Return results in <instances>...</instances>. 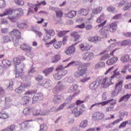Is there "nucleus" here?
I'll list each match as a JSON object with an SVG mask.
<instances>
[{
	"label": "nucleus",
	"mask_w": 131,
	"mask_h": 131,
	"mask_svg": "<svg viewBox=\"0 0 131 131\" xmlns=\"http://www.w3.org/2000/svg\"><path fill=\"white\" fill-rule=\"evenodd\" d=\"M14 2L18 6H24V1L23 0H14Z\"/></svg>",
	"instance_id": "obj_55"
},
{
	"label": "nucleus",
	"mask_w": 131,
	"mask_h": 131,
	"mask_svg": "<svg viewBox=\"0 0 131 131\" xmlns=\"http://www.w3.org/2000/svg\"><path fill=\"white\" fill-rule=\"evenodd\" d=\"M46 6L47 2L46 1H43L42 2H39V1H37V4L34 5V9L36 13H37V10L40 8V6Z\"/></svg>",
	"instance_id": "obj_18"
},
{
	"label": "nucleus",
	"mask_w": 131,
	"mask_h": 131,
	"mask_svg": "<svg viewBox=\"0 0 131 131\" xmlns=\"http://www.w3.org/2000/svg\"><path fill=\"white\" fill-rule=\"evenodd\" d=\"M35 79L38 82H40L42 81V80H43V76H42L40 75H37L35 77Z\"/></svg>",
	"instance_id": "obj_51"
},
{
	"label": "nucleus",
	"mask_w": 131,
	"mask_h": 131,
	"mask_svg": "<svg viewBox=\"0 0 131 131\" xmlns=\"http://www.w3.org/2000/svg\"><path fill=\"white\" fill-rule=\"evenodd\" d=\"M43 99V95L41 93H36L33 97V103H35L37 102L38 100H42Z\"/></svg>",
	"instance_id": "obj_20"
},
{
	"label": "nucleus",
	"mask_w": 131,
	"mask_h": 131,
	"mask_svg": "<svg viewBox=\"0 0 131 131\" xmlns=\"http://www.w3.org/2000/svg\"><path fill=\"white\" fill-rule=\"evenodd\" d=\"M9 118H10V115L7 112H2V120H6Z\"/></svg>",
	"instance_id": "obj_44"
},
{
	"label": "nucleus",
	"mask_w": 131,
	"mask_h": 131,
	"mask_svg": "<svg viewBox=\"0 0 131 131\" xmlns=\"http://www.w3.org/2000/svg\"><path fill=\"white\" fill-rule=\"evenodd\" d=\"M33 121L32 120H28L21 122L19 125L21 129H27L29 127V122Z\"/></svg>",
	"instance_id": "obj_15"
},
{
	"label": "nucleus",
	"mask_w": 131,
	"mask_h": 131,
	"mask_svg": "<svg viewBox=\"0 0 131 131\" xmlns=\"http://www.w3.org/2000/svg\"><path fill=\"white\" fill-rule=\"evenodd\" d=\"M34 94V92L33 91L28 90L26 91L24 94V96L21 97V99L23 105H27L30 103Z\"/></svg>",
	"instance_id": "obj_4"
},
{
	"label": "nucleus",
	"mask_w": 131,
	"mask_h": 131,
	"mask_svg": "<svg viewBox=\"0 0 131 131\" xmlns=\"http://www.w3.org/2000/svg\"><path fill=\"white\" fill-rule=\"evenodd\" d=\"M122 84H123V81H119V82L116 83L115 86L114 91H113L111 93V96L113 97H115L120 93V91L122 90Z\"/></svg>",
	"instance_id": "obj_6"
},
{
	"label": "nucleus",
	"mask_w": 131,
	"mask_h": 131,
	"mask_svg": "<svg viewBox=\"0 0 131 131\" xmlns=\"http://www.w3.org/2000/svg\"><path fill=\"white\" fill-rule=\"evenodd\" d=\"M48 129V126L45 124H41L40 125V131H45Z\"/></svg>",
	"instance_id": "obj_56"
},
{
	"label": "nucleus",
	"mask_w": 131,
	"mask_h": 131,
	"mask_svg": "<svg viewBox=\"0 0 131 131\" xmlns=\"http://www.w3.org/2000/svg\"><path fill=\"white\" fill-rule=\"evenodd\" d=\"M107 104H109L108 100L103 101L102 102L96 103L94 104H92L90 109V110H93V108H94L95 106H98V105H102V106H105V105H107Z\"/></svg>",
	"instance_id": "obj_27"
},
{
	"label": "nucleus",
	"mask_w": 131,
	"mask_h": 131,
	"mask_svg": "<svg viewBox=\"0 0 131 131\" xmlns=\"http://www.w3.org/2000/svg\"><path fill=\"white\" fill-rule=\"evenodd\" d=\"M122 17V14L121 13H119L114 16L113 17V19H114V20H117L118 19H121Z\"/></svg>",
	"instance_id": "obj_58"
},
{
	"label": "nucleus",
	"mask_w": 131,
	"mask_h": 131,
	"mask_svg": "<svg viewBox=\"0 0 131 131\" xmlns=\"http://www.w3.org/2000/svg\"><path fill=\"white\" fill-rule=\"evenodd\" d=\"M78 89V85L76 84H74L73 85H72L70 90L71 91V92H76V93H74V95L72 96H70V99H72L73 97H75V96H77L80 93V91L77 90Z\"/></svg>",
	"instance_id": "obj_12"
},
{
	"label": "nucleus",
	"mask_w": 131,
	"mask_h": 131,
	"mask_svg": "<svg viewBox=\"0 0 131 131\" xmlns=\"http://www.w3.org/2000/svg\"><path fill=\"white\" fill-rule=\"evenodd\" d=\"M17 27L19 28V29H24V28H26L27 27V24L26 23H17Z\"/></svg>",
	"instance_id": "obj_39"
},
{
	"label": "nucleus",
	"mask_w": 131,
	"mask_h": 131,
	"mask_svg": "<svg viewBox=\"0 0 131 131\" xmlns=\"http://www.w3.org/2000/svg\"><path fill=\"white\" fill-rule=\"evenodd\" d=\"M56 39H54L50 42L46 43V45H47V46H49L50 45H52V43H54L53 46L54 48H55L56 49H60V48H61V47L62 46L63 42L62 41L56 42Z\"/></svg>",
	"instance_id": "obj_14"
},
{
	"label": "nucleus",
	"mask_w": 131,
	"mask_h": 131,
	"mask_svg": "<svg viewBox=\"0 0 131 131\" xmlns=\"http://www.w3.org/2000/svg\"><path fill=\"white\" fill-rule=\"evenodd\" d=\"M9 23V21L5 18H3L1 20V24L6 25Z\"/></svg>",
	"instance_id": "obj_62"
},
{
	"label": "nucleus",
	"mask_w": 131,
	"mask_h": 131,
	"mask_svg": "<svg viewBox=\"0 0 131 131\" xmlns=\"http://www.w3.org/2000/svg\"><path fill=\"white\" fill-rule=\"evenodd\" d=\"M83 59L86 61H90L94 58V53L93 52H87L83 54Z\"/></svg>",
	"instance_id": "obj_16"
},
{
	"label": "nucleus",
	"mask_w": 131,
	"mask_h": 131,
	"mask_svg": "<svg viewBox=\"0 0 131 131\" xmlns=\"http://www.w3.org/2000/svg\"><path fill=\"white\" fill-rule=\"evenodd\" d=\"M102 67H105V63L103 61L99 62L95 66V69H99Z\"/></svg>",
	"instance_id": "obj_40"
},
{
	"label": "nucleus",
	"mask_w": 131,
	"mask_h": 131,
	"mask_svg": "<svg viewBox=\"0 0 131 131\" xmlns=\"http://www.w3.org/2000/svg\"><path fill=\"white\" fill-rule=\"evenodd\" d=\"M54 78L56 79V80H60L61 78H62V75H59V73H55L53 75Z\"/></svg>",
	"instance_id": "obj_52"
},
{
	"label": "nucleus",
	"mask_w": 131,
	"mask_h": 131,
	"mask_svg": "<svg viewBox=\"0 0 131 131\" xmlns=\"http://www.w3.org/2000/svg\"><path fill=\"white\" fill-rule=\"evenodd\" d=\"M117 61H118V57H112L111 59L106 61V64L110 66L113 65V64H115Z\"/></svg>",
	"instance_id": "obj_24"
},
{
	"label": "nucleus",
	"mask_w": 131,
	"mask_h": 131,
	"mask_svg": "<svg viewBox=\"0 0 131 131\" xmlns=\"http://www.w3.org/2000/svg\"><path fill=\"white\" fill-rule=\"evenodd\" d=\"M32 112L33 116H38V115H40V110H32Z\"/></svg>",
	"instance_id": "obj_48"
},
{
	"label": "nucleus",
	"mask_w": 131,
	"mask_h": 131,
	"mask_svg": "<svg viewBox=\"0 0 131 131\" xmlns=\"http://www.w3.org/2000/svg\"><path fill=\"white\" fill-rule=\"evenodd\" d=\"M78 14L81 16H86L89 14V10L86 9H81L78 11Z\"/></svg>",
	"instance_id": "obj_28"
},
{
	"label": "nucleus",
	"mask_w": 131,
	"mask_h": 131,
	"mask_svg": "<svg viewBox=\"0 0 131 131\" xmlns=\"http://www.w3.org/2000/svg\"><path fill=\"white\" fill-rule=\"evenodd\" d=\"M5 93H6V92L5 91L4 88L0 86V98L5 96Z\"/></svg>",
	"instance_id": "obj_57"
},
{
	"label": "nucleus",
	"mask_w": 131,
	"mask_h": 131,
	"mask_svg": "<svg viewBox=\"0 0 131 131\" xmlns=\"http://www.w3.org/2000/svg\"><path fill=\"white\" fill-rule=\"evenodd\" d=\"M88 125V120H85L81 122L80 124V127H86Z\"/></svg>",
	"instance_id": "obj_54"
},
{
	"label": "nucleus",
	"mask_w": 131,
	"mask_h": 131,
	"mask_svg": "<svg viewBox=\"0 0 131 131\" xmlns=\"http://www.w3.org/2000/svg\"><path fill=\"white\" fill-rule=\"evenodd\" d=\"M75 16H76V11H71L67 14V17L69 18H73Z\"/></svg>",
	"instance_id": "obj_41"
},
{
	"label": "nucleus",
	"mask_w": 131,
	"mask_h": 131,
	"mask_svg": "<svg viewBox=\"0 0 131 131\" xmlns=\"http://www.w3.org/2000/svg\"><path fill=\"white\" fill-rule=\"evenodd\" d=\"M102 10H103V7H99L96 8H94L92 10V13L93 14H100V13L101 12Z\"/></svg>",
	"instance_id": "obj_34"
},
{
	"label": "nucleus",
	"mask_w": 131,
	"mask_h": 131,
	"mask_svg": "<svg viewBox=\"0 0 131 131\" xmlns=\"http://www.w3.org/2000/svg\"><path fill=\"white\" fill-rule=\"evenodd\" d=\"M112 84H113V83L110 78L105 77L102 79L100 78V85L102 89H106V88H108Z\"/></svg>",
	"instance_id": "obj_7"
},
{
	"label": "nucleus",
	"mask_w": 131,
	"mask_h": 131,
	"mask_svg": "<svg viewBox=\"0 0 131 131\" xmlns=\"http://www.w3.org/2000/svg\"><path fill=\"white\" fill-rule=\"evenodd\" d=\"M26 60V58H25V56H20L14 58L13 64H14L15 68L16 70V73L15 74V77L16 78L23 76L24 71H23V66L21 64V62Z\"/></svg>",
	"instance_id": "obj_3"
},
{
	"label": "nucleus",
	"mask_w": 131,
	"mask_h": 131,
	"mask_svg": "<svg viewBox=\"0 0 131 131\" xmlns=\"http://www.w3.org/2000/svg\"><path fill=\"white\" fill-rule=\"evenodd\" d=\"M50 113V111L49 110H40V115H48Z\"/></svg>",
	"instance_id": "obj_61"
},
{
	"label": "nucleus",
	"mask_w": 131,
	"mask_h": 131,
	"mask_svg": "<svg viewBox=\"0 0 131 131\" xmlns=\"http://www.w3.org/2000/svg\"><path fill=\"white\" fill-rule=\"evenodd\" d=\"M117 28V23L116 21H114L110 25V32H115L116 29Z\"/></svg>",
	"instance_id": "obj_23"
},
{
	"label": "nucleus",
	"mask_w": 131,
	"mask_h": 131,
	"mask_svg": "<svg viewBox=\"0 0 131 131\" xmlns=\"http://www.w3.org/2000/svg\"><path fill=\"white\" fill-rule=\"evenodd\" d=\"M60 59V55H56L54 56L51 59V62L52 63H57L59 60Z\"/></svg>",
	"instance_id": "obj_38"
},
{
	"label": "nucleus",
	"mask_w": 131,
	"mask_h": 131,
	"mask_svg": "<svg viewBox=\"0 0 131 131\" xmlns=\"http://www.w3.org/2000/svg\"><path fill=\"white\" fill-rule=\"evenodd\" d=\"M104 19H105V16H104V14H102L97 18L96 22L97 23H101L102 21H103Z\"/></svg>",
	"instance_id": "obj_50"
},
{
	"label": "nucleus",
	"mask_w": 131,
	"mask_h": 131,
	"mask_svg": "<svg viewBox=\"0 0 131 131\" xmlns=\"http://www.w3.org/2000/svg\"><path fill=\"white\" fill-rule=\"evenodd\" d=\"M2 64L6 67H9V66H11V65H12V62L8 59H4L2 61Z\"/></svg>",
	"instance_id": "obj_36"
},
{
	"label": "nucleus",
	"mask_w": 131,
	"mask_h": 131,
	"mask_svg": "<svg viewBox=\"0 0 131 131\" xmlns=\"http://www.w3.org/2000/svg\"><path fill=\"white\" fill-rule=\"evenodd\" d=\"M26 52H28L29 56H32L33 53H32V47L30 46L28 44V46H27V48L25 50Z\"/></svg>",
	"instance_id": "obj_42"
},
{
	"label": "nucleus",
	"mask_w": 131,
	"mask_h": 131,
	"mask_svg": "<svg viewBox=\"0 0 131 131\" xmlns=\"http://www.w3.org/2000/svg\"><path fill=\"white\" fill-rule=\"evenodd\" d=\"M109 58H110V54H104L100 58V61H103L104 60H107V59H109Z\"/></svg>",
	"instance_id": "obj_49"
},
{
	"label": "nucleus",
	"mask_w": 131,
	"mask_h": 131,
	"mask_svg": "<svg viewBox=\"0 0 131 131\" xmlns=\"http://www.w3.org/2000/svg\"><path fill=\"white\" fill-rule=\"evenodd\" d=\"M68 32H70V30L68 31H59L58 32V35L59 37H63V36H64V35H66Z\"/></svg>",
	"instance_id": "obj_43"
},
{
	"label": "nucleus",
	"mask_w": 131,
	"mask_h": 131,
	"mask_svg": "<svg viewBox=\"0 0 131 131\" xmlns=\"http://www.w3.org/2000/svg\"><path fill=\"white\" fill-rule=\"evenodd\" d=\"M32 111V110H31V108L29 107H26L24 110L23 114L25 115H29L30 114V112H31Z\"/></svg>",
	"instance_id": "obj_47"
},
{
	"label": "nucleus",
	"mask_w": 131,
	"mask_h": 131,
	"mask_svg": "<svg viewBox=\"0 0 131 131\" xmlns=\"http://www.w3.org/2000/svg\"><path fill=\"white\" fill-rule=\"evenodd\" d=\"M67 102H64L63 103L61 104L57 109L56 110V107H53L51 108L52 111H61L62 109H64V107L66 105H67Z\"/></svg>",
	"instance_id": "obj_31"
},
{
	"label": "nucleus",
	"mask_w": 131,
	"mask_h": 131,
	"mask_svg": "<svg viewBox=\"0 0 131 131\" xmlns=\"http://www.w3.org/2000/svg\"><path fill=\"white\" fill-rule=\"evenodd\" d=\"M127 124H130V121L128 123V121H125L122 122L119 126V128H124Z\"/></svg>",
	"instance_id": "obj_45"
},
{
	"label": "nucleus",
	"mask_w": 131,
	"mask_h": 131,
	"mask_svg": "<svg viewBox=\"0 0 131 131\" xmlns=\"http://www.w3.org/2000/svg\"><path fill=\"white\" fill-rule=\"evenodd\" d=\"M45 32L47 34L50 35V36H54L55 35V31L54 30H45Z\"/></svg>",
	"instance_id": "obj_46"
},
{
	"label": "nucleus",
	"mask_w": 131,
	"mask_h": 131,
	"mask_svg": "<svg viewBox=\"0 0 131 131\" xmlns=\"http://www.w3.org/2000/svg\"><path fill=\"white\" fill-rule=\"evenodd\" d=\"M104 117H105V115L99 112H96L92 115V118L94 119V120H101V119H103Z\"/></svg>",
	"instance_id": "obj_13"
},
{
	"label": "nucleus",
	"mask_w": 131,
	"mask_h": 131,
	"mask_svg": "<svg viewBox=\"0 0 131 131\" xmlns=\"http://www.w3.org/2000/svg\"><path fill=\"white\" fill-rule=\"evenodd\" d=\"M72 113L74 114L75 117H78V116H80L82 114V112L81 111H78V108L76 107L72 111Z\"/></svg>",
	"instance_id": "obj_25"
},
{
	"label": "nucleus",
	"mask_w": 131,
	"mask_h": 131,
	"mask_svg": "<svg viewBox=\"0 0 131 131\" xmlns=\"http://www.w3.org/2000/svg\"><path fill=\"white\" fill-rule=\"evenodd\" d=\"M108 12H114L115 11V8L113 6H110L107 8Z\"/></svg>",
	"instance_id": "obj_64"
},
{
	"label": "nucleus",
	"mask_w": 131,
	"mask_h": 131,
	"mask_svg": "<svg viewBox=\"0 0 131 131\" xmlns=\"http://www.w3.org/2000/svg\"><path fill=\"white\" fill-rule=\"evenodd\" d=\"M15 14H16L15 15L12 16H8V19H9L11 22H17V20L19 18L18 16H19V15H23V10L21 8H18L16 10L7 9L4 11L3 13L0 14V17H5V16H8V15H15Z\"/></svg>",
	"instance_id": "obj_2"
},
{
	"label": "nucleus",
	"mask_w": 131,
	"mask_h": 131,
	"mask_svg": "<svg viewBox=\"0 0 131 131\" xmlns=\"http://www.w3.org/2000/svg\"><path fill=\"white\" fill-rule=\"evenodd\" d=\"M8 131H14L16 129V126L14 124L11 125L10 127H8Z\"/></svg>",
	"instance_id": "obj_60"
},
{
	"label": "nucleus",
	"mask_w": 131,
	"mask_h": 131,
	"mask_svg": "<svg viewBox=\"0 0 131 131\" xmlns=\"http://www.w3.org/2000/svg\"><path fill=\"white\" fill-rule=\"evenodd\" d=\"M29 86H30L29 83H21L20 85L15 89V92L16 94H22L23 92H25V89Z\"/></svg>",
	"instance_id": "obj_10"
},
{
	"label": "nucleus",
	"mask_w": 131,
	"mask_h": 131,
	"mask_svg": "<svg viewBox=\"0 0 131 131\" xmlns=\"http://www.w3.org/2000/svg\"><path fill=\"white\" fill-rule=\"evenodd\" d=\"M77 63H81V62L79 61H74L70 62L67 64V66L65 67V68H67V67H69L71 66V65H73L74 64L75 65H76V66H78V64H77Z\"/></svg>",
	"instance_id": "obj_53"
},
{
	"label": "nucleus",
	"mask_w": 131,
	"mask_h": 131,
	"mask_svg": "<svg viewBox=\"0 0 131 131\" xmlns=\"http://www.w3.org/2000/svg\"><path fill=\"white\" fill-rule=\"evenodd\" d=\"M70 36L74 38V41H78L81 38V35L78 34L77 32H73L71 33Z\"/></svg>",
	"instance_id": "obj_21"
},
{
	"label": "nucleus",
	"mask_w": 131,
	"mask_h": 131,
	"mask_svg": "<svg viewBox=\"0 0 131 131\" xmlns=\"http://www.w3.org/2000/svg\"><path fill=\"white\" fill-rule=\"evenodd\" d=\"M121 46H124L125 47L127 46L128 47H130L131 40L130 39H127V40H123L121 43Z\"/></svg>",
	"instance_id": "obj_35"
},
{
	"label": "nucleus",
	"mask_w": 131,
	"mask_h": 131,
	"mask_svg": "<svg viewBox=\"0 0 131 131\" xmlns=\"http://www.w3.org/2000/svg\"><path fill=\"white\" fill-rule=\"evenodd\" d=\"M131 94H126L125 95H124L123 97H122L120 100L119 102H122V101H127L129 98H130Z\"/></svg>",
	"instance_id": "obj_37"
},
{
	"label": "nucleus",
	"mask_w": 131,
	"mask_h": 131,
	"mask_svg": "<svg viewBox=\"0 0 131 131\" xmlns=\"http://www.w3.org/2000/svg\"><path fill=\"white\" fill-rule=\"evenodd\" d=\"M21 34V31L17 29H14L9 33V35L13 37V41L15 43L22 38Z\"/></svg>",
	"instance_id": "obj_5"
},
{
	"label": "nucleus",
	"mask_w": 131,
	"mask_h": 131,
	"mask_svg": "<svg viewBox=\"0 0 131 131\" xmlns=\"http://www.w3.org/2000/svg\"><path fill=\"white\" fill-rule=\"evenodd\" d=\"M54 71V67L49 68L43 71V73L45 75V76H48L50 73H52Z\"/></svg>",
	"instance_id": "obj_33"
},
{
	"label": "nucleus",
	"mask_w": 131,
	"mask_h": 131,
	"mask_svg": "<svg viewBox=\"0 0 131 131\" xmlns=\"http://www.w3.org/2000/svg\"><path fill=\"white\" fill-rule=\"evenodd\" d=\"M62 98V96L61 95L54 96V97L53 100V103H55V104H58L59 102H61Z\"/></svg>",
	"instance_id": "obj_29"
},
{
	"label": "nucleus",
	"mask_w": 131,
	"mask_h": 131,
	"mask_svg": "<svg viewBox=\"0 0 131 131\" xmlns=\"http://www.w3.org/2000/svg\"><path fill=\"white\" fill-rule=\"evenodd\" d=\"M119 8H122L124 11H127L131 8V2H127L125 0H122L119 3Z\"/></svg>",
	"instance_id": "obj_8"
},
{
	"label": "nucleus",
	"mask_w": 131,
	"mask_h": 131,
	"mask_svg": "<svg viewBox=\"0 0 131 131\" xmlns=\"http://www.w3.org/2000/svg\"><path fill=\"white\" fill-rule=\"evenodd\" d=\"M129 55L125 54L120 58V60L122 63H127L129 61Z\"/></svg>",
	"instance_id": "obj_26"
},
{
	"label": "nucleus",
	"mask_w": 131,
	"mask_h": 131,
	"mask_svg": "<svg viewBox=\"0 0 131 131\" xmlns=\"http://www.w3.org/2000/svg\"><path fill=\"white\" fill-rule=\"evenodd\" d=\"M78 64V71H76L74 74V76L75 77L78 78L79 77H82L80 79L81 82H85L88 80L91 79V77L88 76L86 75V73L88 72V68L85 64H82V63H77Z\"/></svg>",
	"instance_id": "obj_1"
},
{
	"label": "nucleus",
	"mask_w": 131,
	"mask_h": 131,
	"mask_svg": "<svg viewBox=\"0 0 131 131\" xmlns=\"http://www.w3.org/2000/svg\"><path fill=\"white\" fill-rule=\"evenodd\" d=\"M79 47L81 51L85 52L86 51H90L93 48V45H91L88 43H84L80 44Z\"/></svg>",
	"instance_id": "obj_11"
},
{
	"label": "nucleus",
	"mask_w": 131,
	"mask_h": 131,
	"mask_svg": "<svg viewBox=\"0 0 131 131\" xmlns=\"http://www.w3.org/2000/svg\"><path fill=\"white\" fill-rule=\"evenodd\" d=\"M89 41L92 42H98V41H101V37L98 36H95L94 37H91L89 38Z\"/></svg>",
	"instance_id": "obj_32"
},
{
	"label": "nucleus",
	"mask_w": 131,
	"mask_h": 131,
	"mask_svg": "<svg viewBox=\"0 0 131 131\" xmlns=\"http://www.w3.org/2000/svg\"><path fill=\"white\" fill-rule=\"evenodd\" d=\"M55 14L56 16V21H61L62 20V17H63V12L60 9L55 10Z\"/></svg>",
	"instance_id": "obj_19"
},
{
	"label": "nucleus",
	"mask_w": 131,
	"mask_h": 131,
	"mask_svg": "<svg viewBox=\"0 0 131 131\" xmlns=\"http://www.w3.org/2000/svg\"><path fill=\"white\" fill-rule=\"evenodd\" d=\"M122 120H123V118H122L117 119V120L114 121L113 122L110 123L106 127L107 128H112V127H113L115 124L119 123V122H120V121H122Z\"/></svg>",
	"instance_id": "obj_22"
},
{
	"label": "nucleus",
	"mask_w": 131,
	"mask_h": 131,
	"mask_svg": "<svg viewBox=\"0 0 131 131\" xmlns=\"http://www.w3.org/2000/svg\"><path fill=\"white\" fill-rule=\"evenodd\" d=\"M27 46H28V44L24 43L20 46V48L23 50V51H25V50H26Z\"/></svg>",
	"instance_id": "obj_63"
},
{
	"label": "nucleus",
	"mask_w": 131,
	"mask_h": 131,
	"mask_svg": "<svg viewBox=\"0 0 131 131\" xmlns=\"http://www.w3.org/2000/svg\"><path fill=\"white\" fill-rule=\"evenodd\" d=\"M3 42L6 43L7 42H10L11 40H13V37L11 35L9 34V35L5 36L3 37Z\"/></svg>",
	"instance_id": "obj_30"
},
{
	"label": "nucleus",
	"mask_w": 131,
	"mask_h": 131,
	"mask_svg": "<svg viewBox=\"0 0 131 131\" xmlns=\"http://www.w3.org/2000/svg\"><path fill=\"white\" fill-rule=\"evenodd\" d=\"M100 81L101 78L98 77L96 81L92 82L89 86L90 90H92V91H95V90H97V89L101 85Z\"/></svg>",
	"instance_id": "obj_9"
},
{
	"label": "nucleus",
	"mask_w": 131,
	"mask_h": 131,
	"mask_svg": "<svg viewBox=\"0 0 131 131\" xmlns=\"http://www.w3.org/2000/svg\"><path fill=\"white\" fill-rule=\"evenodd\" d=\"M6 7V2L4 0H0V8L4 9Z\"/></svg>",
	"instance_id": "obj_59"
},
{
	"label": "nucleus",
	"mask_w": 131,
	"mask_h": 131,
	"mask_svg": "<svg viewBox=\"0 0 131 131\" xmlns=\"http://www.w3.org/2000/svg\"><path fill=\"white\" fill-rule=\"evenodd\" d=\"M75 52V47H74V45H72V46L69 47L65 51L66 54L69 56H71V55Z\"/></svg>",
	"instance_id": "obj_17"
}]
</instances>
